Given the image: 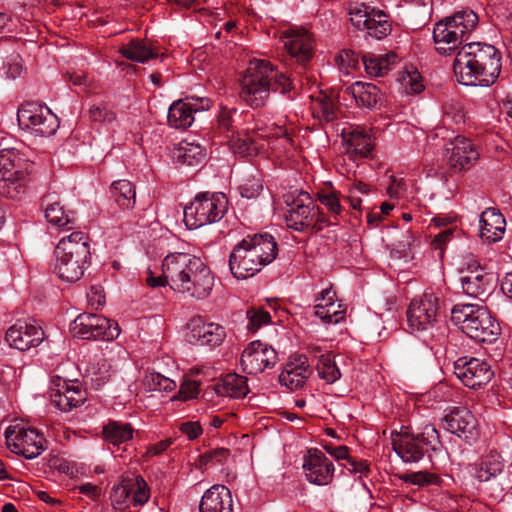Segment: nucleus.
I'll list each match as a JSON object with an SVG mask.
<instances>
[{"instance_id": "c85d7f7f", "label": "nucleus", "mask_w": 512, "mask_h": 512, "mask_svg": "<svg viewBox=\"0 0 512 512\" xmlns=\"http://www.w3.org/2000/svg\"><path fill=\"white\" fill-rule=\"evenodd\" d=\"M342 91L344 94L350 95L357 105L369 109L377 108L378 105H381L383 99V94L379 88L372 83L357 81L346 86Z\"/></svg>"}, {"instance_id": "f3484780", "label": "nucleus", "mask_w": 512, "mask_h": 512, "mask_svg": "<svg viewBox=\"0 0 512 512\" xmlns=\"http://www.w3.org/2000/svg\"><path fill=\"white\" fill-rule=\"evenodd\" d=\"M277 352L260 340L251 342L242 352L241 365L247 374L256 375L277 362Z\"/></svg>"}, {"instance_id": "37998d69", "label": "nucleus", "mask_w": 512, "mask_h": 512, "mask_svg": "<svg viewBox=\"0 0 512 512\" xmlns=\"http://www.w3.org/2000/svg\"><path fill=\"white\" fill-rule=\"evenodd\" d=\"M316 369L318 375L327 383H334L341 377V373L330 356L321 355L318 359Z\"/></svg>"}, {"instance_id": "4468645a", "label": "nucleus", "mask_w": 512, "mask_h": 512, "mask_svg": "<svg viewBox=\"0 0 512 512\" xmlns=\"http://www.w3.org/2000/svg\"><path fill=\"white\" fill-rule=\"evenodd\" d=\"M70 331L75 337L86 340H113L120 334L117 323H112L106 317L92 313L79 314L70 323Z\"/></svg>"}, {"instance_id": "680f3d73", "label": "nucleus", "mask_w": 512, "mask_h": 512, "mask_svg": "<svg viewBox=\"0 0 512 512\" xmlns=\"http://www.w3.org/2000/svg\"><path fill=\"white\" fill-rule=\"evenodd\" d=\"M261 190H262V184L258 180L253 181L250 184L246 183V184L240 186L241 196L248 198V199L257 196Z\"/></svg>"}, {"instance_id": "72a5a7b5", "label": "nucleus", "mask_w": 512, "mask_h": 512, "mask_svg": "<svg viewBox=\"0 0 512 512\" xmlns=\"http://www.w3.org/2000/svg\"><path fill=\"white\" fill-rule=\"evenodd\" d=\"M214 389L217 394L231 398H242L249 392L247 379L235 373L225 375L220 382L215 384Z\"/></svg>"}, {"instance_id": "49530a36", "label": "nucleus", "mask_w": 512, "mask_h": 512, "mask_svg": "<svg viewBox=\"0 0 512 512\" xmlns=\"http://www.w3.org/2000/svg\"><path fill=\"white\" fill-rule=\"evenodd\" d=\"M144 382L145 385L148 386L150 390L169 392L175 389L176 387V383L173 380L156 372L146 376Z\"/></svg>"}, {"instance_id": "f03ea898", "label": "nucleus", "mask_w": 512, "mask_h": 512, "mask_svg": "<svg viewBox=\"0 0 512 512\" xmlns=\"http://www.w3.org/2000/svg\"><path fill=\"white\" fill-rule=\"evenodd\" d=\"M501 55L492 45L480 42L464 44L458 51L453 70L464 85L490 86L499 76Z\"/></svg>"}, {"instance_id": "7ed1b4c3", "label": "nucleus", "mask_w": 512, "mask_h": 512, "mask_svg": "<svg viewBox=\"0 0 512 512\" xmlns=\"http://www.w3.org/2000/svg\"><path fill=\"white\" fill-rule=\"evenodd\" d=\"M163 274L170 288L202 299L210 293L214 279L208 267L186 253H174L163 260Z\"/></svg>"}, {"instance_id": "774afa93", "label": "nucleus", "mask_w": 512, "mask_h": 512, "mask_svg": "<svg viewBox=\"0 0 512 512\" xmlns=\"http://www.w3.org/2000/svg\"><path fill=\"white\" fill-rule=\"evenodd\" d=\"M501 289L504 294L512 299V271L507 273L501 283Z\"/></svg>"}, {"instance_id": "c03bdc74", "label": "nucleus", "mask_w": 512, "mask_h": 512, "mask_svg": "<svg viewBox=\"0 0 512 512\" xmlns=\"http://www.w3.org/2000/svg\"><path fill=\"white\" fill-rule=\"evenodd\" d=\"M398 478L404 483L416 485L419 487L439 483V477L427 471L406 472L399 474Z\"/></svg>"}, {"instance_id": "f257e3e1", "label": "nucleus", "mask_w": 512, "mask_h": 512, "mask_svg": "<svg viewBox=\"0 0 512 512\" xmlns=\"http://www.w3.org/2000/svg\"><path fill=\"white\" fill-rule=\"evenodd\" d=\"M271 92L279 93L288 100L297 95L294 80L279 72L266 60L250 61L240 80V98L252 108L263 107Z\"/></svg>"}, {"instance_id": "aec40b11", "label": "nucleus", "mask_w": 512, "mask_h": 512, "mask_svg": "<svg viewBox=\"0 0 512 512\" xmlns=\"http://www.w3.org/2000/svg\"><path fill=\"white\" fill-rule=\"evenodd\" d=\"M460 278L463 292L471 297H487L492 288L493 276L485 271L475 260L467 263Z\"/></svg>"}, {"instance_id": "4c0bfd02", "label": "nucleus", "mask_w": 512, "mask_h": 512, "mask_svg": "<svg viewBox=\"0 0 512 512\" xmlns=\"http://www.w3.org/2000/svg\"><path fill=\"white\" fill-rule=\"evenodd\" d=\"M504 465L497 455H490L475 464L472 468V475L480 482H487L501 474Z\"/></svg>"}, {"instance_id": "393cba45", "label": "nucleus", "mask_w": 512, "mask_h": 512, "mask_svg": "<svg viewBox=\"0 0 512 512\" xmlns=\"http://www.w3.org/2000/svg\"><path fill=\"white\" fill-rule=\"evenodd\" d=\"M316 216L315 205L306 192H301L292 202L288 215L287 225L296 231L310 229Z\"/></svg>"}, {"instance_id": "ea45409f", "label": "nucleus", "mask_w": 512, "mask_h": 512, "mask_svg": "<svg viewBox=\"0 0 512 512\" xmlns=\"http://www.w3.org/2000/svg\"><path fill=\"white\" fill-rule=\"evenodd\" d=\"M394 55L364 54L362 57L365 71L374 77L384 76L389 71L390 60Z\"/></svg>"}, {"instance_id": "58836bf2", "label": "nucleus", "mask_w": 512, "mask_h": 512, "mask_svg": "<svg viewBox=\"0 0 512 512\" xmlns=\"http://www.w3.org/2000/svg\"><path fill=\"white\" fill-rule=\"evenodd\" d=\"M121 54L131 61L144 63L149 59H154L158 56L146 42L140 40H132L127 45L120 49Z\"/></svg>"}, {"instance_id": "2f4dec72", "label": "nucleus", "mask_w": 512, "mask_h": 512, "mask_svg": "<svg viewBox=\"0 0 512 512\" xmlns=\"http://www.w3.org/2000/svg\"><path fill=\"white\" fill-rule=\"evenodd\" d=\"M244 239L252 252L263 258V267L270 264L276 258L278 252L277 243L269 233L247 235Z\"/></svg>"}, {"instance_id": "9b49d317", "label": "nucleus", "mask_w": 512, "mask_h": 512, "mask_svg": "<svg viewBox=\"0 0 512 512\" xmlns=\"http://www.w3.org/2000/svg\"><path fill=\"white\" fill-rule=\"evenodd\" d=\"M437 442V430L433 427H426L424 432L419 434L411 432L396 433L392 438V447L405 463H416L424 457L428 448L435 450Z\"/></svg>"}, {"instance_id": "603ef678", "label": "nucleus", "mask_w": 512, "mask_h": 512, "mask_svg": "<svg viewBox=\"0 0 512 512\" xmlns=\"http://www.w3.org/2000/svg\"><path fill=\"white\" fill-rule=\"evenodd\" d=\"M134 484V492H133V504L134 506H142L149 499V488L145 480L138 476L135 479Z\"/></svg>"}, {"instance_id": "1a4fd4ad", "label": "nucleus", "mask_w": 512, "mask_h": 512, "mask_svg": "<svg viewBox=\"0 0 512 512\" xmlns=\"http://www.w3.org/2000/svg\"><path fill=\"white\" fill-rule=\"evenodd\" d=\"M280 40L288 54V65L297 74H304L314 57V41L311 35L303 29L288 28L281 32Z\"/></svg>"}, {"instance_id": "3c124183", "label": "nucleus", "mask_w": 512, "mask_h": 512, "mask_svg": "<svg viewBox=\"0 0 512 512\" xmlns=\"http://www.w3.org/2000/svg\"><path fill=\"white\" fill-rule=\"evenodd\" d=\"M89 116L93 122L100 123H111L116 119L115 112L104 104L92 105L89 109Z\"/></svg>"}, {"instance_id": "5701e85b", "label": "nucleus", "mask_w": 512, "mask_h": 512, "mask_svg": "<svg viewBox=\"0 0 512 512\" xmlns=\"http://www.w3.org/2000/svg\"><path fill=\"white\" fill-rule=\"evenodd\" d=\"M44 339V332L40 327L19 321L12 325L5 334V342L9 348L19 351L39 346Z\"/></svg>"}, {"instance_id": "7c9ffc66", "label": "nucleus", "mask_w": 512, "mask_h": 512, "mask_svg": "<svg viewBox=\"0 0 512 512\" xmlns=\"http://www.w3.org/2000/svg\"><path fill=\"white\" fill-rule=\"evenodd\" d=\"M236 108H228L221 106L216 115L215 123L211 128L213 138H218L219 143L230 142L238 135L237 126L235 124Z\"/></svg>"}, {"instance_id": "6e6552de", "label": "nucleus", "mask_w": 512, "mask_h": 512, "mask_svg": "<svg viewBox=\"0 0 512 512\" xmlns=\"http://www.w3.org/2000/svg\"><path fill=\"white\" fill-rule=\"evenodd\" d=\"M408 325L412 330L428 333L430 338L443 335L446 328L441 317L439 298L433 293H424L420 299H413L407 310Z\"/></svg>"}, {"instance_id": "79ce46f5", "label": "nucleus", "mask_w": 512, "mask_h": 512, "mask_svg": "<svg viewBox=\"0 0 512 512\" xmlns=\"http://www.w3.org/2000/svg\"><path fill=\"white\" fill-rule=\"evenodd\" d=\"M50 390L51 403L59 410L68 412L80 406V399L69 398L65 390L60 386H53L51 384Z\"/></svg>"}, {"instance_id": "39448f33", "label": "nucleus", "mask_w": 512, "mask_h": 512, "mask_svg": "<svg viewBox=\"0 0 512 512\" xmlns=\"http://www.w3.org/2000/svg\"><path fill=\"white\" fill-rule=\"evenodd\" d=\"M451 314L461 331L477 342L493 343L501 333L499 323L484 306L457 304Z\"/></svg>"}, {"instance_id": "0eeeda50", "label": "nucleus", "mask_w": 512, "mask_h": 512, "mask_svg": "<svg viewBox=\"0 0 512 512\" xmlns=\"http://www.w3.org/2000/svg\"><path fill=\"white\" fill-rule=\"evenodd\" d=\"M228 200L223 193L201 192L184 208V222L189 229L220 221L227 211Z\"/></svg>"}, {"instance_id": "864d4df0", "label": "nucleus", "mask_w": 512, "mask_h": 512, "mask_svg": "<svg viewBox=\"0 0 512 512\" xmlns=\"http://www.w3.org/2000/svg\"><path fill=\"white\" fill-rule=\"evenodd\" d=\"M51 384L53 386H60L65 390L67 395L73 397L75 399H80V405H82L85 401V392H83L78 386L69 385L66 380L62 379L59 376H55L51 379Z\"/></svg>"}, {"instance_id": "a18cd8bd", "label": "nucleus", "mask_w": 512, "mask_h": 512, "mask_svg": "<svg viewBox=\"0 0 512 512\" xmlns=\"http://www.w3.org/2000/svg\"><path fill=\"white\" fill-rule=\"evenodd\" d=\"M247 319V328L251 332H256L260 327L271 322V316L267 311L255 307L247 310Z\"/></svg>"}, {"instance_id": "e2e57ef3", "label": "nucleus", "mask_w": 512, "mask_h": 512, "mask_svg": "<svg viewBox=\"0 0 512 512\" xmlns=\"http://www.w3.org/2000/svg\"><path fill=\"white\" fill-rule=\"evenodd\" d=\"M316 216L314 218V223L310 226V230L312 233H317L321 231L325 226L330 225L331 223L328 221L327 217L324 215L322 211L318 207L315 206Z\"/></svg>"}, {"instance_id": "338daca9", "label": "nucleus", "mask_w": 512, "mask_h": 512, "mask_svg": "<svg viewBox=\"0 0 512 512\" xmlns=\"http://www.w3.org/2000/svg\"><path fill=\"white\" fill-rule=\"evenodd\" d=\"M193 114L199 111H205L210 108L211 100L208 98L189 99Z\"/></svg>"}, {"instance_id": "20e7f679", "label": "nucleus", "mask_w": 512, "mask_h": 512, "mask_svg": "<svg viewBox=\"0 0 512 512\" xmlns=\"http://www.w3.org/2000/svg\"><path fill=\"white\" fill-rule=\"evenodd\" d=\"M55 272L59 278L75 283L82 278L90 264V246L88 238L82 232H73L62 238L55 248Z\"/></svg>"}, {"instance_id": "412c9836", "label": "nucleus", "mask_w": 512, "mask_h": 512, "mask_svg": "<svg viewBox=\"0 0 512 512\" xmlns=\"http://www.w3.org/2000/svg\"><path fill=\"white\" fill-rule=\"evenodd\" d=\"M303 469L306 473V479L315 485H327L334 476V465L317 448L308 450V454L303 459Z\"/></svg>"}, {"instance_id": "423d86ee", "label": "nucleus", "mask_w": 512, "mask_h": 512, "mask_svg": "<svg viewBox=\"0 0 512 512\" xmlns=\"http://www.w3.org/2000/svg\"><path fill=\"white\" fill-rule=\"evenodd\" d=\"M33 163L2 138V197L20 199L32 172Z\"/></svg>"}, {"instance_id": "5fc2aeb1", "label": "nucleus", "mask_w": 512, "mask_h": 512, "mask_svg": "<svg viewBox=\"0 0 512 512\" xmlns=\"http://www.w3.org/2000/svg\"><path fill=\"white\" fill-rule=\"evenodd\" d=\"M320 202L325 205L331 213L338 215L341 212V204L336 191L322 192L319 194Z\"/></svg>"}, {"instance_id": "bb28decb", "label": "nucleus", "mask_w": 512, "mask_h": 512, "mask_svg": "<svg viewBox=\"0 0 512 512\" xmlns=\"http://www.w3.org/2000/svg\"><path fill=\"white\" fill-rule=\"evenodd\" d=\"M41 206L44 209L47 221L57 227L71 229L69 225L75 223L74 213L66 212L56 193H47L42 197Z\"/></svg>"}, {"instance_id": "9d476101", "label": "nucleus", "mask_w": 512, "mask_h": 512, "mask_svg": "<svg viewBox=\"0 0 512 512\" xmlns=\"http://www.w3.org/2000/svg\"><path fill=\"white\" fill-rule=\"evenodd\" d=\"M351 24L366 36L381 40L392 31V22L388 14L366 3H353L349 6Z\"/></svg>"}, {"instance_id": "b1692460", "label": "nucleus", "mask_w": 512, "mask_h": 512, "mask_svg": "<svg viewBox=\"0 0 512 512\" xmlns=\"http://www.w3.org/2000/svg\"><path fill=\"white\" fill-rule=\"evenodd\" d=\"M187 340L200 346H217L225 338L224 328L216 323H206L201 317L193 318L188 324Z\"/></svg>"}, {"instance_id": "8fccbe9b", "label": "nucleus", "mask_w": 512, "mask_h": 512, "mask_svg": "<svg viewBox=\"0 0 512 512\" xmlns=\"http://www.w3.org/2000/svg\"><path fill=\"white\" fill-rule=\"evenodd\" d=\"M134 490L132 480H123L121 484L114 486L111 491V499L115 505L121 506Z\"/></svg>"}, {"instance_id": "69168bd1", "label": "nucleus", "mask_w": 512, "mask_h": 512, "mask_svg": "<svg viewBox=\"0 0 512 512\" xmlns=\"http://www.w3.org/2000/svg\"><path fill=\"white\" fill-rule=\"evenodd\" d=\"M234 153L239 154L241 156H245L249 153V142L246 140H241L237 135H235L234 139L230 142H227Z\"/></svg>"}, {"instance_id": "c9c22d12", "label": "nucleus", "mask_w": 512, "mask_h": 512, "mask_svg": "<svg viewBox=\"0 0 512 512\" xmlns=\"http://www.w3.org/2000/svg\"><path fill=\"white\" fill-rule=\"evenodd\" d=\"M103 434L108 444L119 447L133 437V428L129 423L109 421L103 427Z\"/></svg>"}, {"instance_id": "cd10ccee", "label": "nucleus", "mask_w": 512, "mask_h": 512, "mask_svg": "<svg viewBox=\"0 0 512 512\" xmlns=\"http://www.w3.org/2000/svg\"><path fill=\"white\" fill-rule=\"evenodd\" d=\"M480 237L487 243L502 239L506 221L503 215L494 208H487L480 217Z\"/></svg>"}, {"instance_id": "4d7b16f0", "label": "nucleus", "mask_w": 512, "mask_h": 512, "mask_svg": "<svg viewBox=\"0 0 512 512\" xmlns=\"http://www.w3.org/2000/svg\"><path fill=\"white\" fill-rule=\"evenodd\" d=\"M347 463L344 465L352 473H359L361 476H366L370 472L369 463L364 460H357L348 456Z\"/></svg>"}, {"instance_id": "de8ad7c7", "label": "nucleus", "mask_w": 512, "mask_h": 512, "mask_svg": "<svg viewBox=\"0 0 512 512\" xmlns=\"http://www.w3.org/2000/svg\"><path fill=\"white\" fill-rule=\"evenodd\" d=\"M306 379V374H303L302 372H295L292 369H285L279 375L280 383L287 386L291 390L301 388L304 385Z\"/></svg>"}, {"instance_id": "f8f14e48", "label": "nucleus", "mask_w": 512, "mask_h": 512, "mask_svg": "<svg viewBox=\"0 0 512 512\" xmlns=\"http://www.w3.org/2000/svg\"><path fill=\"white\" fill-rule=\"evenodd\" d=\"M478 23V16L472 10L455 12L453 16L439 21L433 30L435 44L462 43L466 34L471 32Z\"/></svg>"}, {"instance_id": "a211bd4d", "label": "nucleus", "mask_w": 512, "mask_h": 512, "mask_svg": "<svg viewBox=\"0 0 512 512\" xmlns=\"http://www.w3.org/2000/svg\"><path fill=\"white\" fill-rule=\"evenodd\" d=\"M263 258L255 255L243 238L229 255V269L237 279H246L263 268Z\"/></svg>"}, {"instance_id": "052dcab7", "label": "nucleus", "mask_w": 512, "mask_h": 512, "mask_svg": "<svg viewBox=\"0 0 512 512\" xmlns=\"http://www.w3.org/2000/svg\"><path fill=\"white\" fill-rule=\"evenodd\" d=\"M180 430L188 436L190 440L198 438L202 433V427L198 422H184Z\"/></svg>"}, {"instance_id": "dca6fc26", "label": "nucleus", "mask_w": 512, "mask_h": 512, "mask_svg": "<svg viewBox=\"0 0 512 512\" xmlns=\"http://www.w3.org/2000/svg\"><path fill=\"white\" fill-rule=\"evenodd\" d=\"M454 373L469 388L486 385L494 372L485 360L474 357H460L454 362Z\"/></svg>"}, {"instance_id": "ddd939ff", "label": "nucleus", "mask_w": 512, "mask_h": 512, "mask_svg": "<svg viewBox=\"0 0 512 512\" xmlns=\"http://www.w3.org/2000/svg\"><path fill=\"white\" fill-rule=\"evenodd\" d=\"M4 436L7 448L27 459L38 457L48 448V441L43 433L35 428L25 429L19 426H9L5 430Z\"/></svg>"}, {"instance_id": "6ab92c4d", "label": "nucleus", "mask_w": 512, "mask_h": 512, "mask_svg": "<svg viewBox=\"0 0 512 512\" xmlns=\"http://www.w3.org/2000/svg\"><path fill=\"white\" fill-rule=\"evenodd\" d=\"M442 427L470 445L475 442L478 435L477 419L466 407H454L443 418Z\"/></svg>"}, {"instance_id": "a878e982", "label": "nucleus", "mask_w": 512, "mask_h": 512, "mask_svg": "<svg viewBox=\"0 0 512 512\" xmlns=\"http://www.w3.org/2000/svg\"><path fill=\"white\" fill-rule=\"evenodd\" d=\"M199 511L233 512V501L230 490L224 485H213L202 496Z\"/></svg>"}, {"instance_id": "a19ab883", "label": "nucleus", "mask_w": 512, "mask_h": 512, "mask_svg": "<svg viewBox=\"0 0 512 512\" xmlns=\"http://www.w3.org/2000/svg\"><path fill=\"white\" fill-rule=\"evenodd\" d=\"M314 315L320 318L324 324H337L344 319V311L335 309L332 297H329V303H326L325 305H315Z\"/></svg>"}, {"instance_id": "f704fd0d", "label": "nucleus", "mask_w": 512, "mask_h": 512, "mask_svg": "<svg viewBox=\"0 0 512 512\" xmlns=\"http://www.w3.org/2000/svg\"><path fill=\"white\" fill-rule=\"evenodd\" d=\"M168 122L174 128H187L194 122V114L189 98L173 102L168 111Z\"/></svg>"}, {"instance_id": "6e6d98bb", "label": "nucleus", "mask_w": 512, "mask_h": 512, "mask_svg": "<svg viewBox=\"0 0 512 512\" xmlns=\"http://www.w3.org/2000/svg\"><path fill=\"white\" fill-rule=\"evenodd\" d=\"M230 455V451L226 448L212 449L200 456V462L202 464L208 463H222Z\"/></svg>"}, {"instance_id": "e433bc0d", "label": "nucleus", "mask_w": 512, "mask_h": 512, "mask_svg": "<svg viewBox=\"0 0 512 512\" xmlns=\"http://www.w3.org/2000/svg\"><path fill=\"white\" fill-rule=\"evenodd\" d=\"M111 197L124 209H131L136 202V191L128 180L114 181L110 187Z\"/></svg>"}, {"instance_id": "4be33fe9", "label": "nucleus", "mask_w": 512, "mask_h": 512, "mask_svg": "<svg viewBox=\"0 0 512 512\" xmlns=\"http://www.w3.org/2000/svg\"><path fill=\"white\" fill-rule=\"evenodd\" d=\"M478 157L479 154L471 141L462 136L455 137L447 145L444 153L446 163L457 172L469 169Z\"/></svg>"}, {"instance_id": "bf43d9fd", "label": "nucleus", "mask_w": 512, "mask_h": 512, "mask_svg": "<svg viewBox=\"0 0 512 512\" xmlns=\"http://www.w3.org/2000/svg\"><path fill=\"white\" fill-rule=\"evenodd\" d=\"M199 392V384L196 381L187 380L181 387L179 393L182 395L184 400L194 398Z\"/></svg>"}, {"instance_id": "13d9d810", "label": "nucleus", "mask_w": 512, "mask_h": 512, "mask_svg": "<svg viewBox=\"0 0 512 512\" xmlns=\"http://www.w3.org/2000/svg\"><path fill=\"white\" fill-rule=\"evenodd\" d=\"M4 67L7 69V77L11 79L19 77L23 71L19 55H13L10 58H8Z\"/></svg>"}, {"instance_id": "09e8293b", "label": "nucleus", "mask_w": 512, "mask_h": 512, "mask_svg": "<svg viewBox=\"0 0 512 512\" xmlns=\"http://www.w3.org/2000/svg\"><path fill=\"white\" fill-rule=\"evenodd\" d=\"M314 111L321 120L326 122L333 121L336 118V106L334 102L326 96L316 103Z\"/></svg>"}, {"instance_id": "0e129e2a", "label": "nucleus", "mask_w": 512, "mask_h": 512, "mask_svg": "<svg viewBox=\"0 0 512 512\" xmlns=\"http://www.w3.org/2000/svg\"><path fill=\"white\" fill-rule=\"evenodd\" d=\"M324 449L337 460H346L349 456V448L347 446H334L332 444H326Z\"/></svg>"}, {"instance_id": "2eb2a0df", "label": "nucleus", "mask_w": 512, "mask_h": 512, "mask_svg": "<svg viewBox=\"0 0 512 512\" xmlns=\"http://www.w3.org/2000/svg\"><path fill=\"white\" fill-rule=\"evenodd\" d=\"M17 121L21 128L33 129L41 136L53 135L58 127V117L46 106L35 102L23 104L17 111Z\"/></svg>"}, {"instance_id": "c756f323", "label": "nucleus", "mask_w": 512, "mask_h": 512, "mask_svg": "<svg viewBox=\"0 0 512 512\" xmlns=\"http://www.w3.org/2000/svg\"><path fill=\"white\" fill-rule=\"evenodd\" d=\"M347 153L353 157L368 158L372 155L374 143L369 131L364 127H356L344 134Z\"/></svg>"}, {"instance_id": "473e14b6", "label": "nucleus", "mask_w": 512, "mask_h": 512, "mask_svg": "<svg viewBox=\"0 0 512 512\" xmlns=\"http://www.w3.org/2000/svg\"><path fill=\"white\" fill-rule=\"evenodd\" d=\"M206 149L198 143L181 141L172 150L173 160L181 165L196 166L204 162Z\"/></svg>"}]
</instances>
